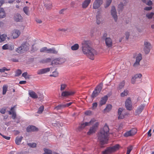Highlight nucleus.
<instances>
[{
	"label": "nucleus",
	"mask_w": 154,
	"mask_h": 154,
	"mask_svg": "<svg viewBox=\"0 0 154 154\" xmlns=\"http://www.w3.org/2000/svg\"><path fill=\"white\" fill-rule=\"evenodd\" d=\"M66 9H63L61 10L59 12V13L60 14H63L64 13V11H65Z\"/></svg>",
	"instance_id": "nucleus-64"
},
{
	"label": "nucleus",
	"mask_w": 154,
	"mask_h": 154,
	"mask_svg": "<svg viewBox=\"0 0 154 154\" xmlns=\"http://www.w3.org/2000/svg\"><path fill=\"white\" fill-rule=\"evenodd\" d=\"M14 19L17 22H21L23 18L20 14H17L15 15L14 17Z\"/></svg>",
	"instance_id": "nucleus-26"
},
{
	"label": "nucleus",
	"mask_w": 154,
	"mask_h": 154,
	"mask_svg": "<svg viewBox=\"0 0 154 154\" xmlns=\"http://www.w3.org/2000/svg\"><path fill=\"white\" fill-rule=\"evenodd\" d=\"M23 138V137L22 136L20 137H17L15 140V142L16 144L17 145H19L21 143Z\"/></svg>",
	"instance_id": "nucleus-34"
},
{
	"label": "nucleus",
	"mask_w": 154,
	"mask_h": 154,
	"mask_svg": "<svg viewBox=\"0 0 154 154\" xmlns=\"http://www.w3.org/2000/svg\"><path fill=\"white\" fill-rule=\"evenodd\" d=\"M20 32L17 29L14 30L12 33V35L14 38H17L20 35Z\"/></svg>",
	"instance_id": "nucleus-19"
},
{
	"label": "nucleus",
	"mask_w": 154,
	"mask_h": 154,
	"mask_svg": "<svg viewBox=\"0 0 154 154\" xmlns=\"http://www.w3.org/2000/svg\"><path fill=\"white\" fill-rule=\"evenodd\" d=\"M79 48V45L77 44H76L72 46L71 48L72 50H77Z\"/></svg>",
	"instance_id": "nucleus-41"
},
{
	"label": "nucleus",
	"mask_w": 154,
	"mask_h": 154,
	"mask_svg": "<svg viewBox=\"0 0 154 154\" xmlns=\"http://www.w3.org/2000/svg\"><path fill=\"white\" fill-rule=\"evenodd\" d=\"M51 61V58H48L42 60L40 62L43 63H45L50 62Z\"/></svg>",
	"instance_id": "nucleus-40"
},
{
	"label": "nucleus",
	"mask_w": 154,
	"mask_h": 154,
	"mask_svg": "<svg viewBox=\"0 0 154 154\" xmlns=\"http://www.w3.org/2000/svg\"><path fill=\"white\" fill-rule=\"evenodd\" d=\"M111 13L115 21H116L117 20L118 17L117 15V12L115 7L112 6V7Z\"/></svg>",
	"instance_id": "nucleus-13"
},
{
	"label": "nucleus",
	"mask_w": 154,
	"mask_h": 154,
	"mask_svg": "<svg viewBox=\"0 0 154 154\" xmlns=\"http://www.w3.org/2000/svg\"><path fill=\"white\" fill-rule=\"evenodd\" d=\"M109 131L108 126L106 124L98 134V138L101 145L107 143L108 136Z\"/></svg>",
	"instance_id": "nucleus-2"
},
{
	"label": "nucleus",
	"mask_w": 154,
	"mask_h": 154,
	"mask_svg": "<svg viewBox=\"0 0 154 154\" xmlns=\"http://www.w3.org/2000/svg\"><path fill=\"white\" fill-rule=\"evenodd\" d=\"M119 147L120 146L118 144L112 147H108L104 150L102 152L101 154H111L118 150Z\"/></svg>",
	"instance_id": "nucleus-3"
},
{
	"label": "nucleus",
	"mask_w": 154,
	"mask_h": 154,
	"mask_svg": "<svg viewBox=\"0 0 154 154\" xmlns=\"http://www.w3.org/2000/svg\"><path fill=\"white\" fill-rule=\"evenodd\" d=\"M96 22L97 24H99L100 23L102 20L101 16L100 15L99 12H97V14L96 15Z\"/></svg>",
	"instance_id": "nucleus-29"
},
{
	"label": "nucleus",
	"mask_w": 154,
	"mask_h": 154,
	"mask_svg": "<svg viewBox=\"0 0 154 154\" xmlns=\"http://www.w3.org/2000/svg\"><path fill=\"white\" fill-rule=\"evenodd\" d=\"M152 9V7H145L144 9L146 11H149L151 10Z\"/></svg>",
	"instance_id": "nucleus-63"
},
{
	"label": "nucleus",
	"mask_w": 154,
	"mask_h": 154,
	"mask_svg": "<svg viewBox=\"0 0 154 154\" xmlns=\"http://www.w3.org/2000/svg\"><path fill=\"white\" fill-rule=\"evenodd\" d=\"M97 103L95 102L94 103L92 104V109H95L97 107Z\"/></svg>",
	"instance_id": "nucleus-60"
},
{
	"label": "nucleus",
	"mask_w": 154,
	"mask_h": 154,
	"mask_svg": "<svg viewBox=\"0 0 154 154\" xmlns=\"http://www.w3.org/2000/svg\"><path fill=\"white\" fill-rule=\"evenodd\" d=\"M102 1H95L93 4V8L96 9L98 8L102 4Z\"/></svg>",
	"instance_id": "nucleus-21"
},
{
	"label": "nucleus",
	"mask_w": 154,
	"mask_h": 154,
	"mask_svg": "<svg viewBox=\"0 0 154 154\" xmlns=\"http://www.w3.org/2000/svg\"><path fill=\"white\" fill-rule=\"evenodd\" d=\"M48 49L46 47H44L41 48L40 50L41 52H44L48 54Z\"/></svg>",
	"instance_id": "nucleus-35"
},
{
	"label": "nucleus",
	"mask_w": 154,
	"mask_h": 154,
	"mask_svg": "<svg viewBox=\"0 0 154 154\" xmlns=\"http://www.w3.org/2000/svg\"><path fill=\"white\" fill-rule=\"evenodd\" d=\"M6 112V109L4 108L0 110V112L2 114H5Z\"/></svg>",
	"instance_id": "nucleus-62"
},
{
	"label": "nucleus",
	"mask_w": 154,
	"mask_h": 154,
	"mask_svg": "<svg viewBox=\"0 0 154 154\" xmlns=\"http://www.w3.org/2000/svg\"><path fill=\"white\" fill-rule=\"evenodd\" d=\"M48 51V54H57L58 53V51L56 50L54 48H49Z\"/></svg>",
	"instance_id": "nucleus-28"
},
{
	"label": "nucleus",
	"mask_w": 154,
	"mask_h": 154,
	"mask_svg": "<svg viewBox=\"0 0 154 154\" xmlns=\"http://www.w3.org/2000/svg\"><path fill=\"white\" fill-rule=\"evenodd\" d=\"M44 109V106H41L38 109L37 112V113L38 114H41Z\"/></svg>",
	"instance_id": "nucleus-42"
},
{
	"label": "nucleus",
	"mask_w": 154,
	"mask_h": 154,
	"mask_svg": "<svg viewBox=\"0 0 154 154\" xmlns=\"http://www.w3.org/2000/svg\"><path fill=\"white\" fill-rule=\"evenodd\" d=\"M95 121H96V120L94 119H92L89 122H85V123L81 124L78 128V130L80 131L86 126L92 125Z\"/></svg>",
	"instance_id": "nucleus-8"
},
{
	"label": "nucleus",
	"mask_w": 154,
	"mask_h": 154,
	"mask_svg": "<svg viewBox=\"0 0 154 154\" xmlns=\"http://www.w3.org/2000/svg\"><path fill=\"white\" fill-rule=\"evenodd\" d=\"M45 1V2L44 5L47 10H50L52 7V4L49 2V1Z\"/></svg>",
	"instance_id": "nucleus-25"
},
{
	"label": "nucleus",
	"mask_w": 154,
	"mask_h": 154,
	"mask_svg": "<svg viewBox=\"0 0 154 154\" xmlns=\"http://www.w3.org/2000/svg\"><path fill=\"white\" fill-rule=\"evenodd\" d=\"M28 73L26 72L23 73L22 74V76L25 79H29L30 75H28Z\"/></svg>",
	"instance_id": "nucleus-47"
},
{
	"label": "nucleus",
	"mask_w": 154,
	"mask_h": 154,
	"mask_svg": "<svg viewBox=\"0 0 154 154\" xmlns=\"http://www.w3.org/2000/svg\"><path fill=\"white\" fill-rule=\"evenodd\" d=\"M142 75L141 73L137 74L133 76L131 79V82L132 84H134L136 82L140 81L139 82H137V83L140 82L141 80L140 78L142 77Z\"/></svg>",
	"instance_id": "nucleus-7"
},
{
	"label": "nucleus",
	"mask_w": 154,
	"mask_h": 154,
	"mask_svg": "<svg viewBox=\"0 0 154 154\" xmlns=\"http://www.w3.org/2000/svg\"><path fill=\"white\" fill-rule=\"evenodd\" d=\"M62 62L61 61V59L57 58L52 60L51 62V65H55L61 64Z\"/></svg>",
	"instance_id": "nucleus-22"
},
{
	"label": "nucleus",
	"mask_w": 154,
	"mask_h": 154,
	"mask_svg": "<svg viewBox=\"0 0 154 154\" xmlns=\"http://www.w3.org/2000/svg\"><path fill=\"white\" fill-rule=\"evenodd\" d=\"M132 149V147L131 146H130L127 148V151L126 154H130L131 151Z\"/></svg>",
	"instance_id": "nucleus-53"
},
{
	"label": "nucleus",
	"mask_w": 154,
	"mask_h": 154,
	"mask_svg": "<svg viewBox=\"0 0 154 154\" xmlns=\"http://www.w3.org/2000/svg\"><path fill=\"white\" fill-rule=\"evenodd\" d=\"M85 114L86 116H91L92 115V112L90 110H87L85 112Z\"/></svg>",
	"instance_id": "nucleus-52"
},
{
	"label": "nucleus",
	"mask_w": 154,
	"mask_h": 154,
	"mask_svg": "<svg viewBox=\"0 0 154 154\" xmlns=\"http://www.w3.org/2000/svg\"><path fill=\"white\" fill-rule=\"evenodd\" d=\"M75 92L72 91H65L62 92L61 96L62 97H67L73 95Z\"/></svg>",
	"instance_id": "nucleus-14"
},
{
	"label": "nucleus",
	"mask_w": 154,
	"mask_h": 154,
	"mask_svg": "<svg viewBox=\"0 0 154 154\" xmlns=\"http://www.w3.org/2000/svg\"><path fill=\"white\" fill-rule=\"evenodd\" d=\"M103 85V83H101L96 87L91 95V97L92 98H95L100 93L102 88Z\"/></svg>",
	"instance_id": "nucleus-4"
},
{
	"label": "nucleus",
	"mask_w": 154,
	"mask_h": 154,
	"mask_svg": "<svg viewBox=\"0 0 154 154\" xmlns=\"http://www.w3.org/2000/svg\"><path fill=\"white\" fill-rule=\"evenodd\" d=\"M129 33L128 32H126L125 33V38L126 39H128L129 36Z\"/></svg>",
	"instance_id": "nucleus-61"
},
{
	"label": "nucleus",
	"mask_w": 154,
	"mask_h": 154,
	"mask_svg": "<svg viewBox=\"0 0 154 154\" xmlns=\"http://www.w3.org/2000/svg\"><path fill=\"white\" fill-rule=\"evenodd\" d=\"M106 46L108 48L111 47L112 46V41L110 38H106L105 39Z\"/></svg>",
	"instance_id": "nucleus-17"
},
{
	"label": "nucleus",
	"mask_w": 154,
	"mask_h": 154,
	"mask_svg": "<svg viewBox=\"0 0 154 154\" xmlns=\"http://www.w3.org/2000/svg\"><path fill=\"white\" fill-rule=\"evenodd\" d=\"M29 146L32 148L35 147L36 146V144L35 143H30L29 144Z\"/></svg>",
	"instance_id": "nucleus-59"
},
{
	"label": "nucleus",
	"mask_w": 154,
	"mask_h": 154,
	"mask_svg": "<svg viewBox=\"0 0 154 154\" xmlns=\"http://www.w3.org/2000/svg\"><path fill=\"white\" fill-rule=\"evenodd\" d=\"M125 81L124 80L121 82L118 85V88L119 89L123 88L125 86Z\"/></svg>",
	"instance_id": "nucleus-32"
},
{
	"label": "nucleus",
	"mask_w": 154,
	"mask_h": 154,
	"mask_svg": "<svg viewBox=\"0 0 154 154\" xmlns=\"http://www.w3.org/2000/svg\"><path fill=\"white\" fill-rule=\"evenodd\" d=\"M58 72L56 71H55L52 72V74H51L50 75V76L56 77H57L58 76Z\"/></svg>",
	"instance_id": "nucleus-43"
},
{
	"label": "nucleus",
	"mask_w": 154,
	"mask_h": 154,
	"mask_svg": "<svg viewBox=\"0 0 154 154\" xmlns=\"http://www.w3.org/2000/svg\"><path fill=\"white\" fill-rule=\"evenodd\" d=\"M144 51L146 54H148L151 48L150 43L147 41H145L144 45Z\"/></svg>",
	"instance_id": "nucleus-10"
},
{
	"label": "nucleus",
	"mask_w": 154,
	"mask_h": 154,
	"mask_svg": "<svg viewBox=\"0 0 154 154\" xmlns=\"http://www.w3.org/2000/svg\"><path fill=\"white\" fill-rule=\"evenodd\" d=\"M14 45H13L6 44L2 47V48L4 50H12L14 49Z\"/></svg>",
	"instance_id": "nucleus-15"
},
{
	"label": "nucleus",
	"mask_w": 154,
	"mask_h": 154,
	"mask_svg": "<svg viewBox=\"0 0 154 154\" xmlns=\"http://www.w3.org/2000/svg\"><path fill=\"white\" fill-rule=\"evenodd\" d=\"M8 86L6 85H4L3 86V94L5 95L8 90Z\"/></svg>",
	"instance_id": "nucleus-39"
},
{
	"label": "nucleus",
	"mask_w": 154,
	"mask_h": 154,
	"mask_svg": "<svg viewBox=\"0 0 154 154\" xmlns=\"http://www.w3.org/2000/svg\"><path fill=\"white\" fill-rule=\"evenodd\" d=\"M143 2L146 3V4L149 6L151 5L152 4L151 1H143Z\"/></svg>",
	"instance_id": "nucleus-51"
},
{
	"label": "nucleus",
	"mask_w": 154,
	"mask_h": 154,
	"mask_svg": "<svg viewBox=\"0 0 154 154\" xmlns=\"http://www.w3.org/2000/svg\"><path fill=\"white\" fill-rule=\"evenodd\" d=\"M112 1H107L106 3V4L105 5L104 7L105 8H107L109 6L111 3Z\"/></svg>",
	"instance_id": "nucleus-55"
},
{
	"label": "nucleus",
	"mask_w": 154,
	"mask_h": 154,
	"mask_svg": "<svg viewBox=\"0 0 154 154\" xmlns=\"http://www.w3.org/2000/svg\"><path fill=\"white\" fill-rule=\"evenodd\" d=\"M137 130L135 128H133L131 130L126 132L124 134L125 137H128L134 135L137 133Z\"/></svg>",
	"instance_id": "nucleus-12"
},
{
	"label": "nucleus",
	"mask_w": 154,
	"mask_h": 154,
	"mask_svg": "<svg viewBox=\"0 0 154 154\" xmlns=\"http://www.w3.org/2000/svg\"><path fill=\"white\" fill-rule=\"evenodd\" d=\"M7 36L5 34H3L0 36V42H2L5 41L6 39Z\"/></svg>",
	"instance_id": "nucleus-38"
},
{
	"label": "nucleus",
	"mask_w": 154,
	"mask_h": 154,
	"mask_svg": "<svg viewBox=\"0 0 154 154\" xmlns=\"http://www.w3.org/2000/svg\"><path fill=\"white\" fill-rule=\"evenodd\" d=\"M125 117V115L124 114L123 112H122L121 114L119 115L118 116L119 119H122L124 118Z\"/></svg>",
	"instance_id": "nucleus-56"
},
{
	"label": "nucleus",
	"mask_w": 154,
	"mask_h": 154,
	"mask_svg": "<svg viewBox=\"0 0 154 154\" xmlns=\"http://www.w3.org/2000/svg\"><path fill=\"white\" fill-rule=\"evenodd\" d=\"M154 14L152 12L150 13L147 14H146V17L149 19H151L153 17Z\"/></svg>",
	"instance_id": "nucleus-49"
},
{
	"label": "nucleus",
	"mask_w": 154,
	"mask_h": 154,
	"mask_svg": "<svg viewBox=\"0 0 154 154\" xmlns=\"http://www.w3.org/2000/svg\"><path fill=\"white\" fill-rule=\"evenodd\" d=\"M50 70V68H47L38 70L37 72L38 75H40L45 73L49 72Z\"/></svg>",
	"instance_id": "nucleus-16"
},
{
	"label": "nucleus",
	"mask_w": 154,
	"mask_h": 154,
	"mask_svg": "<svg viewBox=\"0 0 154 154\" xmlns=\"http://www.w3.org/2000/svg\"><path fill=\"white\" fill-rule=\"evenodd\" d=\"M90 1H85L83 3L82 7L83 8H86L90 2Z\"/></svg>",
	"instance_id": "nucleus-33"
},
{
	"label": "nucleus",
	"mask_w": 154,
	"mask_h": 154,
	"mask_svg": "<svg viewBox=\"0 0 154 154\" xmlns=\"http://www.w3.org/2000/svg\"><path fill=\"white\" fill-rule=\"evenodd\" d=\"M108 99V97L106 96H105L104 97L101 99L100 102V106H101L105 104Z\"/></svg>",
	"instance_id": "nucleus-23"
},
{
	"label": "nucleus",
	"mask_w": 154,
	"mask_h": 154,
	"mask_svg": "<svg viewBox=\"0 0 154 154\" xmlns=\"http://www.w3.org/2000/svg\"><path fill=\"white\" fill-rule=\"evenodd\" d=\"M123 110L122 108H119L118 111V114L119 116L123 112Z\"/></svg>",
	"instance_id": "nucleus-54"
},
{
	"label": "nucleus",
	"mask_w": 154,
	"mask_h": 154,
	"mask_svg": "<svg viewBox=\"0 0 154 154\" xmlns=\"http://www.w3.org/2000/svg\"><path fill=\"white\" fill-rule=\"evenodd\" d=\"M112 108V106L111 105L109 104L107 105L106 108L104 109V111L108 112Z\"/></svg>",
	"instance_id": "nucleus-36"
},
{
	"label": "nucleus",
	"mask_w": 154,
	"mask_h": 154,
	"mask_svg": "<svg viewBox=\"0 0 154 154\" xmlns=\"http://www.w3.org/2000/svg\"><path fill=\"white\" fill-rule=\"evenodd\" d=\"M95 123L92 127L90 128L89 131L87 132V134L91 135L93 133H95L97 131L99 125V122L96 121Z\"/></svg>",
	"instance_id": "nucleus-6"
},
{
	"label": "nucleus",
	"mask_w": 154,
	"mask_h": 154,
	"mask_svg": "<svg viewBox=\"0 0 154 154\" xmlns=\"http://www.w3.org/2000/svg\"><path fill=\"white\" fill-rule=\"evenodd\" d=\"M118 8L120 10H122L123 8V5L122 3H121L118 5Z\"/></svg>",
	"instance_id": "nucleus-57"
},
{
	"label": "nucleus",
	"mask_w": 154,
	"mask_h": 154,
	"mask_svg": "<svg viewBox=\"0 0 154 154\" xmlns=\"http://www.w3.org/2000/svg\"><path fill=\"white\" fill-rule=\"evenodd\" d=\"M29 96L32 98L36 99L38 97V96L37 94L32 90L29 91Z\"/></svg>",
	"instance_id": "nucleus-24"
},
{
	"label": "nucleus",
	"mask_w": 154,
	"mask_h": 154,
	"mask_svg": "<svg viewBox=\"0 0 154 154\" xmlns=\"http://www.w3.org/2000/svg\"><path fill=\"white\" fill-rule=\"evenodd\" d=\"M129 93L128 90L126 89L124 90V91L120 94V96L122 97H124L127 96Z\"/></svg>",
	"instance_id": "nucleus-31"
},
{
	"label": "nucleus",
	"mask_w": 154,
	"mask_h": 154,
	"mask_svg": "<svg viewBox=\"0 0 154 154\" xmlns=\"http://www.w3.org/2000/svg\"><path fill=\"white\" fill-rule=\"evenodd\" d=\"M29 8L28 7H25L23 8V10L24 13L27 15H29Z\"/></svg>",
	"instance_id": "nucleus-44"
},
{
	"label": "nucleus",
	"mask_w": 154,
	"mask_h": 154,
	"mask_svg": "<svg viewBox=\"0 0 154 154\" xmlns=\"http://www.w3.org/2000/svg\"><path fill=\"white\" fill-rule=\"evenodd\" d=\"M28 45L26 42L23 43L20 46L17 48L16 51L19 53L24 52L29 49Z\"/></svg>",
	"instance_id": "nucleus-5"
},
{
	"label": "nucleus",
	"mask_w": 154,
	"mask_h": 154,
	"mask_svg": "<svg viewBox=\"0 0 154 154\" xmlns=\"http://www.w3.org/2000/svg\"><path fill=\"white\" fill-rule=\"evenodd\" d=\"M67 85L65 84H61L60 85V90L61 91H63L67 87Z\"/></svg>",
	"instance_id": "nucleus-46"
},
{
	"label": "nucleus",
	"mask_w": 154,
	"mask_h": 154,
	"mask_svg": "<svg viewBox=\"0 0 154 154\" xmlns=\"http://www.w3.org/2000/svg\"><path fill=\"white\" fill-rule=\"evenodd\" d=\"M144 106V105H142L138 107L135 112L136 115L139 114L141 113L143 109Z\"/></svg>",
	"instance_id": "nucleus-27"
},
{
	"label": "nucleus",
	"mask_w": 154,
	"mask_h": 154,
	"mask_svg": "<svg viewBox=\"0 0 154 154\" xmlns=\"http://www.w3.org/2000/svg\"><path fill=\"white\" fill-rule=\"evenodd\" d=\"M38 130V128L34 126H29L26 128V131L28 132L37 131Z\"/></svg>",
	"instance_id": "nucleus-20"
},
{
	"label": "nucleus",
	"mask_w": 154,
	"mask_h": 154,
	"mask_svg": "<svg viewBox=\"0 0 154 154\" xmlns=\"http://www.w3.org/2000/svg\"><path fill=\"white\" fill-rule=\"evenodd\" d=\"M44 153L43 154H52V151L50 149L46 148L44 149Z\"/></svg>",
	"instance_id": "nucleus-37"
},
{
	"label": "nucleus",
	"mask_w": 154,
	"mask_h": 154,
	"mask_svg": "<svg viewBox=\"0 0 154 154\" xmlns=\"http://www.w3.org/2000/svg\"><path fill=\"white\" fill-rule=\"evenodd\" d=\"M125 106L127 109L131 110L132 109V104L130 97H128L126 100Z\"/></svg>",
	"instance_id": "nucleus-11"
},
{
	"label": "nucleus",
	"mask_w": 154,
	"mask_h": 154,
	"mask_svg": "<svg viewBox=\"0 0 154 154\" xmlns=\"http://www.w3.org/2000/svg\"><path fill=\"white\" fill-rule=\"evenodd\" d=\"M142 59V54L140 53H139L136 57L135 61L133 64V66L134 68H137L140 66V62Z\"/></svg>",
	"instance_id": "nucleus-9"
},
{
	"label": "nucleus",
	"mask_w": 154,
	"mask_h": 154,
	"mask_svg": "<svg viewBox=\"0 0 154 154\" xmlns=\"http://www.w3.org/2000/svg\"><path fill=\"white\" fill-rule=\"evenodd\" d=\"M73 102H70L68 103H67L65 104H63L64 107H68L70 106L72 103Z\"/></svg>",
	"instance_id": "nucleus-58"
},
{
	"label": "nucleus",
	"mask_w": 154,
	"mask_h": 154,
	"mask_svg": "<svg viewBox=\"0 0 154 154\" xmlns=\"http://www.w3.org/2000/svg\"><path fill=\"white\" fill-rule=\"evenodd\" d=\"M5 15L4 9L2 8H0V18H3L5 17Z\"/></svg>",
	"instance_id": "nucleus-30"
},
{
	"label": "nucleus",
	"mask_w": 154,
	"mask_h": 154,
	"mask_svg": "<svg viewBox=\"0 0 154 154\" xmlns=\"http://www.w3.org/2000/svg\"><path fill=\"white\" fill-rule=\"evenodd\" d=\"M15 107V106L11 107V111L8 112L9 115L12 114V118L13 119H15L16 117V114L14 109Z\"/></svg>",
	"instance_id": "nucleus-18"
},
{
	"label": "nucleus",
	"mask_w": 154,
	"mask_h": 154,
	"mask_svg": "<svg viewBox=\"0 0 154 154\" xmlns=\"http://www.w3.org/2000/svg\"><path fill=\"white\" fill-rule=\"evenodd\" d=\"M82 50L83 54L86 55L90 59H94V55L96 54V51L91 46V43L89 41H84L82 43Z\"/></svg>",
	"instance_id": "nucleus-1"
},
{
	"label": "nucleus",
	"mask_w": 154,
	"mask_h": 154,
	"mask_svg": "<svg viewBox=\"0 0 154 154\" xmlns=\"http://www.w3.org/2000/svg\"><path fill=\"white\" fill-rule=\"evenodd\" d=\"M63 108H64L63 104L59 105L55 107L54 109L58 110L60 109Z\"/></svg>",
	"instance_id": "nucleus-48"
},
{
	"label": "nucleus",
	"mask_w": 154,
	"mask_h": 154,
	"mask_svg": "<svg viewBox=\"0 0 154 154\" xmlns=\"http://www.w3.org/2000/svg\"><path fill=\"white\" fill-rule=\"evenodd\" d=\"M10 70V69H7L6 67H4L2 69H0V72H4L5 71H9Z\"/></svg>",
	"instance_id": "nucleus-50"
},
{
	"label": "nucleus",
	"mask_w": 154,
	"mask_h": 154,
	"mask_svg": "<svg viewBox=\"0 0 154 154\" xmlns=\"http://www.w3.org/2000/svg\"><path fill=\"white\" fill-rule=\"evenodd\" d=\"M21 73L22 71L21 70L18 69L16 71L15 75V76H20Z\"/></svg>",
	"instance_id": "nucleus-45"
}]
</instances>
